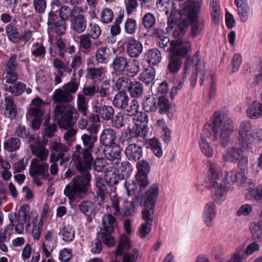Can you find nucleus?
Instances as JSON below:
<instances>
[{"instance_id":"11","label":"nucleus","mask_w":262,"mask_h":262,"mask_svg":"<svg viewBox=\"0 0 262 262\" xmlns=\"http://www.w3.org/2000/svg\"><path fill=\"white\" fill-rule=\"evenodd\" d=\"M157 7L158 9L165 13L166 15H169L168 16L167 20V31L169 29H173L177 24L175 15L177 13V9L175 6V4L172 0H157Z\"/></svg>"},{"instance_id":"7","label":"nucleus","mask_w":262,"mask_h":262,"mask_svg":"<svg viewBox=\"0 0 262 262\" xmlns=\"http://www.w3.org/2000/svg\"><path fill=\"white\" fill-rule=\"evenodd\" d=\"M262 141V129L253 131V126L249 121H244L239 125L237 143L244 150L252 151L257 143Z\"/></svg>"},{"instance_id":"54","label":"nucleus","mask_w":262,"mask_h":262,"mask_svg":"<svg viewBox=\"0 0 262 262\" xmlns=\"http://www.w3.org/2000/svg\"><path fill=\"white\" fill-rule=\"evenodd\" d=\"M132 83V81L128 78L122 76L117 80L116 86L121 92L125 93L126 91L128 92Z\"/></svg>"},{"instance_id":"5","label":"nucleus","mask_w":262,"mask_h":262,"mask_svg":"<svg viewBox=\"0 0 262 262\" xmlns=\"http://www.w3.org/2000/svg\"><path fill=\"white\" fill-rule=\"evenodd\" d=\"M202 4V0H188L183 3L179 10L182 18L190 21L193 38L199 36L205 29V20L199 17Z\"/></svg>"},{"instance_id":"17","label":"nucleus","mask_w":262,"mask_h":262,"mask_svg":"<svg viewBox=\"0 0 262 262\" xmlns=\"http://www.w3.org/2000/svg\"><path fill=\"white\" fill-rule=\"evenodd\" d=\"M126 52L129 57H137L142 52V44L134 37H128L126 41Z\"/></svg>"},{"instance_id":"56","label":"nucleus","mask_w":262,"mask_h":262,"mask_svg":"<svg viewBox=\"0 0 262 262\" xmlns=\"http://www.w3.org/2000/svg\"><path fill=\"white\" fill-rule=\"evenodd\" d=\"M143 87L142 84L137 81L132 82L128 92L131 97L134 98H139L143 93Z\"/></svg>"},{"instance_id":"31","label":"nucleus","mask_w":262,"mask_h":262,"mask_svg":"<svg viewBox=\"0 0 262 262\" xmlns=\"http://www.w3.org/2000/svg\"><path fill=\"white\" fill-rule=\"evenodd\" d=\"M142 107L146 112H154L158 108V99L152 95H147L143 100Z\"/></svg>"},{"instance_id":"1","label":"nucleus","mask_w":262,"mask_h":262,"mask_svg":"<svg viewBox=\"0 0 262 262\" xmlns=\"http://www.w3.org/2000/svg\"><path fill=\"white\" fill-rule=\"evenodd\" d=\"M207 166L209 172L207 185L211 190L212 199L217 203L221 204L226 200L228 184L236 183L242 185L246 179L247 173L240 170H232L225 172L224 174L217 164L209 162Z\"/></svg>"},{"instance_id":"44","label":"nucleus","mask_w":262,"mask_h":262,"mask_svg":"<svg viewBox=\"0 0 262 262\" xmlns=\"http://www.w3.org/2000/svg\"><path fill=\"white\" fill-rule=\"evenodd\" d=\"M32 56L35 58H43L46 53L45 47L42 43L34 42L31 48Z\"/></svg>"},{"instance_id":"60","label":"nucleus","mask_w":262,"mask_h":262,"mask_svg":"<svg viewBox=\"0 0 262 262\" xmlns=\"http://www.w3.org/2000/svg\"><path fill=\"white\" fill-rule=\"evenodd\" d=\"M82 64V58L80 55H75L71 57V62L70 64V68L68 69L67 72L71 73L74 72V75H75L76 71L80 67Z\"/></svg>"},{"instance_id":"64","label":"nucleus","mask_w":262,"mask_h":262,"mask_svg":"<svg viewBox=\"0 0 262 262\" xmlns=\"http://www.w3.org/2000/svg\"><path fill=\"white\" fill-rule=\"evenodd\" d=\"M133 120L135 122V124H138L143 126L147 127L148 118V115L145 113L138 112V113L134 115Z\"/></svg>"},{"instance_id":"32","label":"nucleus","mask_w":262,"mask_h":262,"mask_svg":"<svg viewBox=\"0 0 262 262\" xmlns=\"http://www.w3.org/2000/svg\"><path fill=\"white\" fill-rule=\"evenodd\" d=\"M83 9L81 7H74L71 9L69 7L64 6L60 8L59 15L60 20H68L70 17H73L76 13H82Z\"/></svg>"},{"instance_id":"10","label":"nucleus","mask_w":262,"mask_h":262,"mask_svg":"<svg viewBox=\"0 0 262 262\" xmlns=\"http://www.w3.org/2000/svg\"><path fill=\"white\" fill-rule=\"evenodd\" d=\"M102 226L100 232H98V237L102 239L104 245L108 247L114 246L115 241L111 233L117 226L115 218L110 213L104 214L102 219Z\"/></svg>"},{"instance_id":"12","label":"nucleus","mask_w":262,"mask_h":262,"mask_svg":"<svg viewBox=\"0 0 262 262\" xmlns=\"http://www.w3.org/2000/svg\"><path fill=\"white\" fill-rule=\"evenodd\" d=\"M82 95L85 97H92L96 96L97 98H102L106 97L109 93V86L107 85L101 84L100 86H96L92 84L83 86Z\"/></svg>"},{"instance_id":"4","label":"nucleus","mask_w":262,"mask_h":262,"mask_svg":"<svg viewBox=\"0 0 262 262\" xmlns=\"http://www.w3.org/2000/svg\"><path fill=\"white\" fill-rule=\"evenodd\" d=\"M89 133L83 134L81 139L82 141L84 148L78 144L75 146V150L72 155V160L75 166L81 169L91 166L93 160L92 152L95 144L97 141L96 127L92 126L90 130H87Z\"/></svg>"},{"instance_id":"51","label":"nucleus","mask_w":262,"mask_h":262,"mask_svg":"<svg viewBox=\"0 0 262 262\" xmlns=\"http://www.w3.org/2000/svg\"><path fill=\"white\" fill-rule=\"evenodd\" d=\"M7 37L10 41L15 43L20 40V36L17 29L11 25H8L6 28Z\"/></svg>"},{"instance_id":"14","label":"nucleus","mask_w":262,"mask_h":262,"mask_svg":"<svg viewBox=\"0 0 262 262\" xmlns=\"http://www.w3.org/2000/svg\"><path fill=\"white\" fill-rule=\"evenodd\" d=\"M51 149L53 151L50 156V162H57L60 159L64 157L65 154L69 151L68 147L61 143L58 140L55 139L50 143Z\"/></svg>"},{"instance_id":"50","label":"nucleus","mask_w":262,"mask_h":262,"mask_svg":"<svg viewBox=\"0 0 262 262\" xmlns=\"http://www.w3.org/2000/svg\"><path fill=\"white\" fill-rule=\"evenodd\" d=\"M129 121V117L123 115L121 113H118L112 121V126L116 128H120Z\"/></svg>"},{"instance_id":"43","label":"nucleus","mask_w":262,"mask_h":262,"mask_svg":"<svg viewBox=\"0 0 262 262\" xmlns=\"http://www.w3.org/2000/svg\"><path fill=\"white\" fill-rule=\"evenodd\" d=\"M43 101L40 98L37 97L32 100V107L28 111L29 114H38L39 116L43 115L42 105Z\"/></svg>"},{"instance_id":"16","label":"nucleus","mask_w":262,"mask_h":262,"mask_svg":"<svg viewBox=\"0 0 262 262\" xmlns=\"http://www.w3.org/2000/svg\"><path fill=\"white\" fill-rule=\"evenodd\" d=\"M71 28L72 31L77 33H83L87 27L86 18L82 13H76L71 18Z\"/></svg>"},{"instance_id":"62","label":"nucleus","mask_w":262,"mask_h":262,"mask_svg":"<svg viewBox=\"0 0 262 262\" xmlns=\"http://www.w3.org/2000/svg\"><path fill=\"white\" fill-rule=\"evenodd\" d=\"M237 13L241 21L245 23L249 17V7L248 4L236 6Z\"/></svg>"},{"instance_id":"41","label":"nucleus","mask_w":262,"mask_h":262,"mask_svg":"<svg viewBox=\"0 0 262 262\" xmlns=\"http://www.w3.org/2000/svg\"><path fill=\"white\" fill-rule=\"evenodd\" d=\"M209 137L204 136V133L201 137V141L199 143L200 149L203 154L208 158H211L213 155V149L210 145L208 142L207 141L206 138Z\"/></svg>"},{"instance_id":"59","label":"nucleus","mask_w":262,"mask_h":262,"mask_svg":"<svg viewBox=\"0 0 262 262\" xmlns=\"http://www.w3.org/2000/svg\"><path fill=\"white\" fill-rule=\"evenodd\" d=\"M107 162L105 159L103 158H96L93 163V169L97 172H103L107 170Z\"/></svg>"},{"instance_id":"55","label":"nucleus","mask_w":262,"mask_h":262,"mask_svg":"<svg viewBox=\"0 0 262 262\" xmlns=\"http://www.w3.org/2000/svg\"><path fill=\"white\" fill-rule=\"evenodd\" d=\"M130 248V243L128 237L125 235H122L119 241L116 250V255H121L123 250H127Z\"/></svg>"},{"instance_id":"9","label":"nucleus","mask_w":262,"mask_h":262,"mask_svg":"<svg viewBox=\"0 0 262 262\" xmlns=\"http://www.w3.org/2000/svg\"><path fill=\"white\" fill-rule=\"evenodd\" d=\"M158 42L159 47L165 51L169 52L170 54L174 53L186 56L191 49V43L188 41L178 39L170 41L169 38L164 36L159 39Z\"/></svg>"},{"instance_id":"39","label":"nucleus","mask_w":262,"mask_h":262,"mask_svg":"<svg viewBox=\"0 0 262 262\" xmlns=\"http://www.w3.org/2000/svg\"><path fill=\"white\" fill-rule=\"evenodd\" d=\"M129 98L124 92H119L115 95L113 99L114 105L120 109L123 110L128 104Z\"/></svg>"},{"instance_id":"8","label":"nucleus","mask_w":262,"mask_h":262,"mask_svg":"<svg viewBox=\"0 0 262 262\" xmlns=\"http://www.w3.org/2000/svg\"><path fill=\"white\" fill-rule=\"evenodd\" d=\"M54 112L55 118L65 129L72 127L76 121L73 115L77 114V110L70 104L56 105Z\"/></svg>"},{"instance_id":"48","label":"nucleus","mask_w":262,"mask_h":262,"mask_svg":"<svg viewBox=\"0 0 262 262\" xmlns=\"http://www.w3.org/2000/svg\"><path fill=\"white\" fill-rule=\"evenodd\" d=\"M250 229L252 236L255 240L260 241L262 239V222L252 223L250 224Z\"/></svg>"},{"instance_id":"13","label":"nucleus","mask_w":262,"mask_h":262,"mask_svg":"<svg viewBox=\"0 0 262 262\" xmlns=\"http://www.w3.org/2000/svg\"><path fill=\"white\" fill-rule=\"evenodd\" d=\"M49 164L45 162L40 161L37 158H33L31 160L30 173L31 176L39 175L43 179L49 178Z\"/></svg>"},{"instance_id":"27","label":"nucleus","mask_w":262,"mask_h":262,"mask_svg":"<svg viewBox=\"0 0 262 262\" xmlns=\"http://www.w3.org/2000/svg\"><path fill=\"white\" fill-rule=\"evenodd\" d=\"M125 153L129 160L136 161L142 156V148L141 146L136 144H130L126 147Z\"/></svg>"},{"instance_id":"24","label":"nucleus","mask_w":262,"mask_h":262,"mask_svg":"<svg viewBox=\"0 0 262 262\" xmlns=\"http://www.w3.org/2000/svg\"><path fill=\"white\" fill-rule=\"evenodd\" d=\"M127 59L123 56H116L110 64L112 73L116 75H123Z\"/></svg>"},{"instance_id":"15","label":"nucleus","mask_w":262,"mask_h":262,"mask_svg":"<svg viewBox=\"0 0 262 262\" xmlns=\"http://www.w3.org/2000/svg\"><path fill=\"white\" fill-rule=\"evenodd\" d=\"M216 216V207L213 202L207 203L203 210L202 219L205 225L209 228L213 226V222Z\"/></svg>"},{"instance_id":"20","label":"nucleus","mask_w":262,"mask_h":262,"mask_svg":"<svg viewBox=\"0 0 262 262\" xmlns=\"http://www.w3.org/2000/svg\"><path fill=\"white\" fill-rule=\"evenodd\" d=\"M180 57L184 56L174 53L169 55L167 69L173 75L177 74L182 66L183 61Z\"/></svg>"},{"instance_id":"23","label":"nucleus","mask_w":262,"mask_h":262,"mask_svg":"<svg viewBox=\"0 0 262 262\" xmlns=\"http://www.w3.org/2000/svg\"><path fill=\"white\" fill-rule=\"evenodd\" d=\"M4 114L6 117L11 119L15 118L17 114V106L11 96L6 97L5 98Z\"/></svg>"},{"instance_id":"3","label":"nucleus","mask_w":262,"mask_h":262,"mask_svg":"<svg viewBox=\"0 0 262 262\" xmlns=\"http://www.w3.org/2000/svg\"><path fill=\"white\" fill-rule=\"evenodd\" d=\"M201 53L197 51L192 57H188L185 60L183 69L178 77L176 79V85L174 86L170 93L171 98L172 99L177 94L179 90H181L187 78L188 72L193 65V72L190 78L191 85L194 86L196 83L197 77H199V83L201 85L204 84L206 77V68L204 65L201 64Z\"/></svg>"},{"instance_id":"37","label":"nucleus","mask_w":262,"mask_h":262,"mask_svg":"<svg viewBox=\"0 0 262 262\" xmlns=\"http://www.w3.org/2000/svg\"><path fill=\"white\" fill-rule=\"evenodd\" d=\"M26 89V84L21 82H15L10 85H6L4 90L9 92L13 95L18 96L21 95Z\"/></svg>"},{"instance_id":"34","label":"nucleus","mask_w":262,"mask_h":262,"mask_svg":"<svg viewBox=\"0 0 262 262\" xmlns=\"http://www.w3.org/2000/svg\"><path fill=\"white\" fill-rule=\"evenodd\" d=\"M145 58L149 64L157 65L162 60L161 53L157 49H150L145 54Z\"/></svg>"},{"instance_id":"46","label":"nucleus","mask_w":262,"mask_h":262,"mask_svg":"<svg viewBox=\"0 0 262 262\" xmlns=\"http://www.w3.org/2000/svg\"><path fill=\"white\" fill-rule=\"evenodd\" d=\"M20 140L15 137L8 139L4 144V149L8 152H13L19 148Z\"/></svg>"},{"instance_id":"45","label":"nucleus","mask_w":262,"mask_h":262,"mask_svg":"<svg viewBox=\"0 0 262 262\" xmlns=\"http://www.w3.org/2000/svg\"><path fill=\"white\" fill-rule=\"evenodd\" d=\"M30 209V206L29 205L25 204L21 206L19 208L16 221L22 222L24 223H26L28 221L26 225V228L29 227L30 226V224L29 222V217L28 216Z\"/></svg>"},{"instance_id":"18","label":"nucleus","mask_w":262,"mask_h":262,"mask_svg":"<svg viewBox=\"0 0 262 262\" xmlns=\"http://www.w3.org/2000/svg\"><path fill=\"white\" fill-rule=\"evenodd\" d=\"M159 186L157 183L151 185L146 192L144 199L145 207H155L159 196Z\"/></svg>"},{"instance_id":"53","label":"nucleus","mask_w":262,"mask_h":262,"mask_svg":"<svg viewBox=\"0 0 262 262\" xmlns=\"http://www.w3.org/2000/svg\"><path fill=\"white\" fill-rule=\"evenodd\" d=\"M87 34L94 40H97L101 36L102 31L100 27L96 23H91L89 25Z\"/></svg>"},{"instance_id":"21","label":"nucleus","mask_w":262,"mask_h":262,"mask_svg":"<svg viewBox=\"0 0 262 262\" xmlns=\"http://www.w3.org/2000/svg\"><path fill=\"white\" fill-rule=\"evenodd\" d=\"M32 154L40 161L45 162L49 156V150L39 141H36L31 145Z\"/></svg>"},{"instance_id":"47","label":"nucleus","mask_w":262,"mask_h":262,"mask_svg":"<svg viewBox=\"0 0 262 262\" xmlns=\"http://www.w3.org/2000/svg\"><path fill=\"white\" fill-rule=\"evenodd\" d=\"M80 212L87 216L94 214V204L90 201H82L78 206Z\"/></svg>"},{"instance_id":"25","label":"nucleus","mask_w":262,"mask_h":262,"mask_svg":"<svg viewBox=\"0 0 262 262\" xmlns=\"http://www.w3.org/2000/svg\"><path fill=\"white\" fill-rule=\"evenodd\" d=\"M246 113L248 117L251 119H256L262 116V104L256 101L249 103L247 106Z\"/></svg>"},{"instance_id":"6","label":"nucleus","mask_w":262,"mask_h":262,"mask_svg":"<svg viewBox=\"0 0 262 262\" xmlns=\"http://www.w3.org/2000/svg\"><path fill=\"white\" fill-rule=\"evenodd\" d=\"M76 167L81 175L74 177L71 182L66 186L64 190L65 195L72 201L81 199L85 196L91 178L89 171L91 166L85 168L82 167L81 169L77 166Z\"/></svg>"},{"instance_id":"19","label":"nucleus","mask_w":262,"mask_h":262,"mask_svg":"<svg viewBox=\"0 0 262 262\" xmlns=\"http://www.w3.org/2000/svg\"><path fill=\"white\" fill-rule=\"evenodd\" d=\"M243 150L242 147H229L223 154V159L227 162L236 163L242 156Z\"/></svg>"},{"instance_id":"58","label":"nucleus","mask_w":262,"mask_h":262,"mask_svg":"<svg viewBox=\"0 0 262 262\" xmlns=\"http://www.w3.org/2000/svg\"><path fill=\"white\" fill-rule=\"evenodd\" d=\"M114 12L109 8H105L102 10L100 15L101 21L105 24H109L114 18Z\"/></svg>"},{"instance_id":"26","label":"nucleus","mask_w":262,"mask_h":262,"mask_svg":"<svg viewBox=\"0 0 262 262\" xmlns=\"http://www.w3.org/2000/svg\"><path fill=\"white\" fill-rule=\"evenodd\" d=\"M135 126L130 128L129 126L125 130V137L129 135L132 138L141 137L144 138L148 132V127L143 126L138 124H135Z\"/></svg>"},{"instance_id":"40","label":"nucleus","mask_w":262,"mask_h":262,"mask_svg":"<svg viewBox=\"0 0 262 262\" xmlns=\"http://www.w3.org/2000/svg\"><path fill=\"white\" fill-rule=\"evenodd\" d=\"M104 73V69L102 67L88 68L86 69L88 77L94 83L98 82L101 81L102 75Z\"/></svg>"},{"instance_id":"29","label":"nucleus","mask_w":262,"mask_h":262,"mask_svg":"<svg viewBox=\"0 0 262 262\" xmlns=\"http://www.w3.org/2000/svg\"><path fill=\"white\" fill-rule=\"evenodd\" d=\"M53 98L55 102L69 103L74 99V97L62 88V89H58L55 91Z\"/></svg>"},{"instance_id":"33","label":"nucleus","mask_w":262,"mask_h":262,"mask_svg":"<svg viewBox=\"0 0 262 262\" xmlns=\"http://www.w3.org/2000/svg\"><path fill=\"white\" fill-rule=\"evenodd\" d=\"M75 234L74 227L70 225L65 226L59 229V235L66 243L72 242L75 237Z\"/></svg>"},{"instance_id":"63","label":"nucleus","mask_w":262,"mask_h":262,"mask_svg":"<svg viewBox=\"0 0 262 262\" xmlns=\"http://www.w3.org/2000/svg\"><path fill=\"white\" fill-rule=\"evenodd\" d=\"M90 37L87 33L79 36L80 47L85 50H89L92 46V42Z\"/></svg>"},{"instance_id":"42","label":"nucleus","mask_w":262,"mask_h":262,"mask_svg":"<svg viewBox=\"0 0 262 262\" xmlns=\"http://www.w3.org/2000/svg\"><path fill=\"white\" fill-rule=\"evenodd\" d=\"M89 99L81 94H78L77 99V106L79 112L84 116L88 111Z\"/></svg>"},{"instance_id":"35","label":"nucleus","mask_w":262,"mask_h":262,"mask_svg":"<svg viewBox=\"0 0 262 262\" xmlns=\"http://www.w3.org/2000/svg\"><path fill=\"white\" fill-rule=\"evenodd\" d=\"M140 71V66L138 61L132 59L127 60L123 75L128 77H134L136 76Z\"/></svg>"},{"instance_id":"38","label":"nucleus","mask_w":262,"mask_h":262,"mask_svg":"<svg viewBox=\"0 0 262 262\" xmlns=\"http://www.w3.org/2000/svg\"><path fill=\"white\" fill-rule=\"evenodd\" d=\"M147 148L150 149L154 155L158 158H160L163 155V151L161 143L156 138H151L148 140L146 142Z\"/></svg>"},{"instance_id":"28","label":"nucleus","mask_w":262,"mask_h":262,"mask_svg":"<svg viewBox=\"0 0 262 262\" xmlns=\"http://www.w3.org/2000/svg\"><path fill=\"white\" fill-rule=\"evenodd\" d=\"M116 138V133L112 129L106 128L101 134L100 141L105 147L110 146L116 144L114 142Z\"/></svg>"},{"instance_id":"30","label":"nucleus","mask_w":262,"mask_h":262,"mask_svg":"<svg viewBox=\"0 0 262 262\" xmlns=\"http://www.w3.org/2000/svg\"><path fill=\"white\" fill-rule=\"evenodd\" d=\"M93 112L98 113L99 116L104 120L111 119L114 114L113 108L109 105H103L101 107L97 105L93 106Z\"/></svg>"},{"instance_id":"49","label":"nucleus","mask_w":262,"mask_h":262,"mask_svg":"<svg viewBox=\"0 0 262 262\" xmlns=\"http://www.w3.org/2000/svg\"><path fill=\"white\" fill-rule=\"evenodd\" d=\"M155 77V71L152 67L145 69L140 74V79L143 82L148 84L151 82Z\"/></svg>"},{"instance_id":"61","label":"nucleus","mask_w":262,"mask_h":262,"mask_svg":"<svg viewBox=\"0 0 262 262\" xmlns=\"http://www.w3.org/2000/svg\"><path fill=\"white\" fill-rule=\"evenodd\" d=\"M253 184H250L249 186V190L247 193L245 194V198L248 200L255 199L256 200H259L262 199L261 190L259 192V190L257 188H254Z\"/></svg>"},{"instance_id":"57","label":"nucleus","mask_w":262,"mask_h":262,"mask_svg":"<svg viewBox=\"0 0 262 262\" xmlns=\"http://www.w3.org/2000/svg\"><path fill=\"white\" fill-rule=\"evenodd\" d=\"M124 29L126 33L132 35L136 33L137 29V21L132 18H128L124 22Z\"/></svg>"},{"instance_id":"2","label":"nucleus","mask_w":262,"mask_h":262,"mask_svg":"<svg viewBox=\"0 0 262 262\" xmlns=\"http://www.w3.org/2000/svg\"><path fill=\"white\" fill-rule=\"evenodd\" d=\"M234 130L233 120L224 111H218L214 113L212 122L205 124L203 133L206 137L212 135V141L225 147L230 143Z\"/></svg>"},{"instance_id":"52","label":"nucleus","mask_w":262,"mask_h":262,"mask_svg":"<svg viewBox=\"0 0 262 262\" xmlns=\"http://www.w3.org/2000/svg\"><path fill=\"white\" fill-rule=\"evenodd\" d=\"M105 179L110 186L117 184L120 179L118 170L115 169L107 171L105 175Z\"/></svg>"},{"instance_id":"22","label":"nucleus","mask_w":262,"mask_h":262,"mask_svg":"<svg viewBox=\"0 0 262 262\" xmlns=\"http://www.w3.org/2000/svg\"><path fill=\"white\" fill-rule=\"evenodd\" d=\"M103 151L105 158L108 160L115 161L116 164L120 161L121 148L118 144H115L112 146H107Z\"/></svg>"},{"instance_id":"36","label":"nucleus","mask_w":262,"mask_h":262,"mask_svg":"<svg viewBox=\"0 0 262 262\" xmlns=\"http://www.w3.org/2000/svg\"><path fill=\"white\" fill-rule=\"evenodd\" d=\"M111 55V51L106 46H103L98 48L95 54L96 60L99 63H106L107 59Z\"/></svg>"}]
</instances>
